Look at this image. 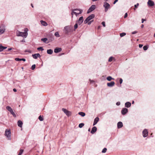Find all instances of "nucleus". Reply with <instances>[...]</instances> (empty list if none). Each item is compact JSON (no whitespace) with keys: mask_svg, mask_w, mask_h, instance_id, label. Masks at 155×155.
Returning a JSON list of instances; mask_svg holds the SVG:
<instances>
[{"mask_svg":"<svg viewBox=\"0 0 155 155\" xmlns=\"http://www.w3.org/2000/svg\"><path fill=\"white\" fill-rule=\"evenodd\" d=\"M92 21H89L88 22V25H90L91 24V23H92Z\"/></svg>","mask_w":155,"mask_h":155,"instance_id":"obj_53","label":"nucleus"},{"mask_svg":"<svg viewBox=\"0 0 155 155\" xmlns=\"http://www.w3.org/2000/svg\"><path fill=\"white\" fill-rule=\"evenodd\" d=\"M104 7L105 8V11L107 12L108 9L110 8V5L108 3L104 2Z\"/></svg>","mask_w":155,"mask_h":155,"instance_id":"obj_5","label":"nucleus"},{"mask_svg":"<svg viewBox=\"0 0 155 155\" xmlns=\"http://www.w3.org/2000/svg\"><path fill=\"white\" fill-rule=\"evenodd\" d=\"M2 45H0V52L2 51H3V49L2 48Z\"/></svg>","mask_w":155,"mask_h":155,"instance_id":"obj_46","label":"nucleus"},{"mask_svg":"<svg viewBox=\"0 0 155 155\" xmlns=\"http://www.w3.org/2000/svg\"><path fill=\"white\" fill-rule=\"evenodd\" d=\"M15 60L17 61H21V58H15Z\"/></svg>","mask_w":155,"mask_h":155,"instance_id":"obj_40","label":"nucleus"},{"mask_svg":"<svg viewBox=\"0 0 155 155\" xmlns=\"http://www.w3.org/2000/svg\"><path fill=\"white\" fill-rule=\"evenodd\" d=\"M28 35L27 32H20L19 31L17 32V35L19 36H22L26 38Z\"/></svg>","mask_w":155,"mask_h":155,"instance_id":"obj_3","label":"nucleus"},{"mask_svg":"<svg viewBox=\"0 0 155 155\" xmlns=\"http://www.w3.org/2000/svg\"><path fill=\"white\" fill-rule=\"evenodd\" d=\"M145 21V20L144 19L142 18V22H141L142 23H143L144 21Z\"/></svg>","mask_w":155,"mask_h":155,"instance_id":"obj_56","label":"nucleus"},{"mask_svg":"<svg viewBox=\"0 0 155 155\" xmlns=\"http://www.w3.org/2000/svg\"><path fill=\"white\" fill-rule=\"evenodd\" d=\"M100 28V26H98V29H99Z\"/></svg>","mask_w":155,"mask_h":155,"instance_id":"obj_62","label":"nucleus"},{"mask_svg":"<svg viewBox=\"0 0 155 155\" xmlns=\"http://www.w3.org/2000/svg\"><path fill=\"white\" fill-rule=\"evenodd\" d=\"M99 118L98 117H97L95 118V119L94 120L93 125L94 126L99 121Z\"/></svg>","mask_w":155,"mask_h":155,"instance_id":"obj_18","label":"nucleus"},{"mask_svg":"<svg viewBox=\"0 0 155 155\" xmlns=\"http://www.w3.org/2000/svg\"><path fill=\"white\" fill-rule=\"evenodd\" d=\"M78 23L76 22V23L75 24L74 26V31H75V30L78 28Z\"/></svg>","mask_w":155,"mask_h":155,"instance_id":"obj_28","label":"nucleus"},{"mask_svg":"<svg viewBox=\"0 0 155 155\" xmlns=\"http://www.w3.org/2000/svg\"><path fill=\"white\" fill-rule=\"evenodd\" d=\"M6 109L9 111L10 113L12 114L13 116L15 117H16V115L15 114V113L13 112L12 109L11 108V107L9 106H7L6 107Z\"/></svg>","mask_w":155,"mask_h":155,"instance_id":"obj_4","label":"nucleus"},{"mask_svg":"<svg viewBox=\"0 0 155 155\" xmlns=\"http://www.w3.org/2000/svg\"><path fill=\"white\" fill-rule=\"evenodd\" d=\"M114 59V58L113 57H110L108 59V61L111 62L112 61V60Z\"/></svg>","mask_w":155,"mask_h":155,"instance_id":"obj_31","label":"nucleus"},{"mask_svg":"<svg viewBox=\"0 0 155 155\" xmlns=\"http://www.w3.org/2000/svg\"><path fill=\"white\" fill-rule=\"evenodd\" d=\"M12 49V48H8V51H10V50H11Z\"/></svg>","mask_w":155,"mask_h":155,"instance_id":"obj_58","label":"nucleus"},{"mask_svg":"<svg viewBox=\"0 0 155 155\" xmlns=\"http://www.w3.org/2000/svg\"><path fill=\"white\" fill-rule=\"evenodd\" d=\"M38 119L41 121H42L43 120V118L41 116V115L40 116L38 117Z\"/></svg>","mask_w":155,"mask_h":155,"instance_id":"obj_36","label":"nucleus"},{"mask_svg":"<svg viewBox=\"0 0 155 155\" xmlns=\"http://www.w3.org/2000/svg\"><path fill=\"white\" fill-rule=\"evenodd\" d=\"M35 67L36 65L35 64H33L31 68V69H32V70H34L35 68Z\"/></svg>","mask_w":155,"mask_h":155,"instance_id":"obj_34","label":"nucleus"},{"mask_svg":"<svg viewBox=\"0 0 155 155\" xmlns=\"http://www.w3.org/2000/svg\"><path fill=\"white\" fill-rule=\"evenodd\" d=\"M62 49L61 48H56L54 49V52L55 53H58L61 51Z\"/></svg>","mask_w":155,"mask_h":155,"instance_id":"obj_16","label":"nucleus"},{"mask_svg":"<svg viewBox=\"0 0 155 155\" xmlns=\"http://www.w3.org/2000/svg\"><path fill=\"white\" fill-rule=\"evenodd\" d=\"M101 24L103 25V26H104V27L105 26V22L104 21L102 22Z\"/></svg>","mask_w":155,"mask_h":155,"instance_id":"obj_44","label":"nucleus"},{"mask_svg":"<svg viewBox=\"0 0 155 155\" xmlns=\"http://www.w3.org/2000/svg\"><path fill=\"white\" fill-rule=\"evenodd\" d=\"M143 50L144 51H146L147 49L148 48V47L147 46L145 45L143 47Z\"/></svg>","mask_w":155,"mask_h":155,"instance_id":"obj_37","label":"nucleus"},{"mask_svg":"<svg viewBox=\"0 0 155 155\" xmlns=\"http://www.w3.org/2000/svg\"><path fill=\"white\" fill-rule=\"evenodd\" d=\"M2 49H3V50L7 48L6 47H4L2 46Z\"/></svg>","mask_w":155,"mask_h":155,"instance_id":"obj_48","label":"nucleus"},{"mask_svg":"<svg viewBox=\"0 0 155 155\" xmlns=\"http://www.w3.org/2000/svg\"><path fill=\"white\" fill-rule=\"evenodd\" d=\"M31 7H32V8H33V4H31Z\"/></svg>","mask_w":155,"mask_h":155,"instance_id":"obj_61","label":"nucleus"},{"mask_svg":"<svg viewBox=\"0 0 155 155\" xmlns=\"http://www.w3.org/2000/svg\"><path fill=\"white\" fill-rule=\"evenodd\" d=\"M21 61H26V59L24 58H21Z\"/></svg>","mask_w":155,"mask_h":155,"instance_id":"obj_51","label":"nucleus"},{"mask_svg":"<svg viewBox=\"0 0 155 155\" xmlns=\"http://www.w3.org/2000/svg\"><path fill=\"white\" fill-rule=\"evenodd\" d=\"M139 3H137V4L134 5V7L135 8H137V7L139 6Z\"/></svg>","mask_w":155,"mask_h":155,"instance_id":"obj_45","label":"nucleus"},{"mask_svg":"<svg viewBox=\"0 0 155 155\" xmlns=\"http://www.w3.org/2000/svg\"><path fill=\"white\" fill-rule=\"evenodd\" d=\"M48 39L47 38H42L41 39V40L43 42H44L45 43H46V41H47Z\"/></svg>","mask_w":155,"mask_h":155,"instance_id":"obj_27","label":"nucleus"},{"mask_svg":"<svg viewBox=\"0 0 155 155\" xmlns=\"http://www.w3.org/2000/svg\"><path fill=\"white\" fill-rule=\"evenodd\" d=\"M72 27L71 26H66L64 28V32L67 35H69L72 32Z\"/></svg>","mask_w":155,"mask_h":155,"instance_id":"obj_1","label":"nucleus"},{"mask_svg":"<svg viewBox=\"0 0 155 155\" xmlns=\"http://www.w3.org/2000/svg\"><path fill=\"white\" fill-rule=\"evenodd\" d=\"M117 128H120L122 127L123 126V123L121 122H119L117 124Z\"/></svg>","mask_w":155,"mask_h":155,"instance_id":"obj_20","label":"nucleus"},{"mask_svg":"<svg viewBox=\"0 0 155 155\" xmlns=\"http://www.w3.org/2000/svg\"><path fill=\"white\" fill-rule=\"evenodd\" d=\"M32 56L35 59H36L38 57H40L41 55L37 53L33 54L32 55Z\"/></svg>","mask_w":155,"mask_h":155,"instance_id":"obj_15","label":"nucleus"},{"mask_svg":"<svg viewBox=\"0 0 155 155\" xmlns=\"http://www.w3.org/2000/svg\"><path fill=\"white\" fill-rule=\"evenodd\" d=\"M62 110L67 116H69L71 115V113L70 111L64 108L62 109Z\"/></svg>","mask_w":155,"mask_h":155,"instance_id":"obj_8","label":"nucleus"},{"mask_svg":"<svg viewBox=\"0 0 155 155\" xmlns=\"http://www.w3.org/2000/svg\"><path fill=\"white\" fill-rule=\"evenodd\" d=\"M131 106V103L130 102H127L125 104V107L129 108Z\"/></svg>","mask_w":155,"mask_h":155,"instance_id":"obj_17","label":"nucleus"},{"mask_svg":"<svg viewBox=\"0 0 155 155\" xmlns=\"http://www.w3.org/2000/svg\"><path fill=\"white\" fill-rule=\"evenodd\" d=\"M37 50H41L43 51L44 50V49L41 47H39L37 48Z\"/></svg>","mask_w":155,"mask_h":155,"instance_id":"obj_39","label":"nucleus"},{"mask_svg":"<svg viewBox=\"0 0 155 155\" xmlns=\"http://www.w3.org/2000/svg\"><path fill=\"white\" fill-rule=\"evenodd\" d=\"M89 20H88V18H87L84 21V24H87V23H88V22L89 21Z\"/></svg>","mask_w":155,"mask_h":155,"instance_id":"obj_38","label":"nucleus"},{"mask_svg":"<svg viewBox=\"0 0 155 155\" xmlns=\"http://www.w3.org/2000/svg\"><path fill=\"white\" fill-rule=\"evenodd\" d=\"M107 79L108 81H110L112 80H114V78H113L111 77L110 76H109L107 77Z\"/></svg>","mask_w":155,"mask_h":155,"instance_id":"obj_26","label":"nucleus"},{"mask_svg":"<svg viewBox=\"0 0 155 155\" xmlns=\"http://www.w3.org/2000/svg\"><path fill=\"white\" fill-rule=\"evenodd\" d=\"M23 152V150L21 149L20 150V152L19 153H18V155H21L22 153Z\"/></svg>","mask_w":155,"mask_h":155,"instance_id":"obj_32","label":"nucleus"},{"mask_svg":"<svg viewBox=\"0 0 155 155\" xmlns=\"http://www.w3.org/2000/svg\"><path fill=\"white\" fill-rule=\"evenodd\" d=\"M89 81L90 82V83L91 84H94L95 81H94L91 80L90 79H89Z\"/></svg>","mask_w":155,"mask_h":155,"instance_id":"obj_41","label":"nucleus"},{"mask_svg":"<svg viewBox=\"0 0 155 155\" xmlns=\"http://www.w3.org/2000/svg\"><path fill=\"white\" fill-rule=\"evenodd\" d=\"M13 91L15 92L17 91V90L16 89H15V88H14L13 89Z\"/></svg>","mask_w":155,"mask_h":155,"instance_id":"obj_57","label":"nucleus"},{"mask_svg":"<svg viewBox=\"0 0 155 155\" xmlns=\"http://www.w3.org/2000/svg\"><path fill=\"white\" fill-rule=\"evenodd\" d=\"M83 16L81 17L79 19L76 21V22L78 23V25H80L83 22Z\"/></svg>","mask_w":155,"mask_h":155,"instance_id":"obj_10","label":"nucleus"},{"mask_svg":"<svg viewBox=\"0 0 155 155\" xmlns=\"http://www.w3.org/2000/svg\"><path fill=\"white\" fill-rule=\"evenodd\" d=\"M107 150V149L106 148H104L103 149L102 151V153H105L106 152Z\"/></svg>","mask_w":155,"mask_h":155,"instance_id":"obj_35","label":"nucleus"},{"mask_svg":"<svg viewBox=\"0 0 155 155\" xmlns=\"http://www.w3.org/2000/svg\"><path fill=\"white\" fill-rule=\"evenodd\" d=\"M126 35V33L125 32H123L120 34V37H123Z\"/></svg>","mask_w":155,"mask_h":155,"instance_id":"obj_29","label":"nucleus"},{"mask_svg":"<svg viewBox=\"0 0 155 155\" xmlns=\"http://www.w3.org/2000/svg\"><path fill=\"white\" fill-rule=\"evenodd\" d=\"M23 124L22 122L20 120H18L17 122V124L18 127H21Z\"/></svg>","mask_w":155,"mask_h":155,"instance_id":"obj_21","label":"nucleus"},{"mask_svg":"<svg viewBox=\"0 0 155 155\" xmlns=\"http://www.w3.org/2000/svg\"><path fill=\"white\" fill-rule=\"evenodd\" d=\"M82 12V10L80 9H73L72 11L71 15H72V17H73V14H74L76 16H78V15L81 14Z\"/></svg>","mask_w":155,"mask_h":155,"instance_id":"obj_2","label":"nucleus"},{"mask_svg":"<svg viewBox=\"0 0 155 155\" xmlns=\"http://www.w3.org/2000/svg\"><path fill=\"white\" fill-rule=\"evenodd\" d=\"M54 35L57 37H59L60 36V35H59L58 33V32H56L55 33H54Z\"/></svg>","mask_w":155,"mask_h":155,"instance_id":"obj_33","label":"nucleus"},{"mask_svg":"<svg viewBox=\"0 0 155 155\" xmlns=\"http://www.w3.org/2000/svg\"><path fill=\"white\" fill-rule=\"evenodd\" d=\"M144 27V25H142L141 26V28H143Z\"/></svg>","mask_w":155,"mask_h":155,"instance_id":"obj_59","label":"nucleus"},{"mask_svg":"<svg viewBox=\"0 0 155 155\" xmlns=\"http://www.w3.org/2000/svg\"><path fill=\"white\" fill-rule=\"evenodd\" d=\"M47 53L48 54H52L53 52V50L51 49H49L47 50Z\"/></svg>","mask_w":155,"mask_h":155,"instance_id":"obj_24","label":"nucleus"},{"mask_svg":"<svg viewBox=\"0 0 155 155\" xmlns=\"http://www.w3.org/2000/svg\"><path fill=\"white\" fill-rule=\"evenodd\" d=\"M5 29L4 27L2 26H0V35L3 34L5 31Z\"/></svg>","mask_w":155,"mask_h":155,"instance_id":"obj_12","label":"nucleus"},{"mask_svg":"<svg viewBox=\"0 0 155 155\" xmlns=\"http://www.w3.org/2000/svg\"><path fill=\"white\" fill-rule=\"evenodd\" d=\"M147 4L148 6L151 7L154 5V3L153 1L149 0L147 2Z\"/></svg>","mask_w":155,"mask_h":155,"instance_id":"obj_13","label":"nucleus"},{"mask_svg":"<svg viewBox=\"0 0 155 155\" xmlns=\"http://www.w3.org/2000/svg\"><path fill=\"white\" fill-rule=\"evenodd\" d=\"M88 131H90V128H89V129H88Z\"/></svg>","mask_w":155,"mask_h":155,"instance_id":"obj_63","label":"nucleus"},{"mask_svg":"<svg viewBox=\"0 0 155 155\" xmlns=\"http://www.w3.org/2000/svg\"><path fill=\"white\" fill-rule=\"evenodd\" d=\"M97 130V128L96 127H94L92 129V130L91 131V133L92 134H94L95 132H96Z\"/></svg>","mask_w":155,"mask_h":155,"instance_id":"obj_19","label":"nucleus"},{"mask_svg":"<svg viewBox=\"0 0 155 155\" xmlns=\"http://www.w3.org/2000/svg\"><path fill=\"white\" fill-rule=\"evenodd\" d=\"M134 103V101H133L132 102V104H133Z\"/></svg>","mask_w":155,"mask_h":155,"instance_id":"obj_60","label":"nucleus"},{"mask_svg":"<svg viewBox=\"0 0 155 155\" xmlns=\"http://www.w3.org/2000/svg\"><path fill=\"white\" fill-rule=\"evenodd\" d=\"M118 0H115L114 2H113V4H115L117 1Z\"/></svg>","mask_w":155,"mask_h":155,"instance_id":"obj_54","label":"nucleus"},{"mask_svg":"<svg viewBox=\"0 0 155 155\" xmlns=\"http://www.w3.org/2000/svg\"><path fill=\"white\" fill-rule=\"evenodd\" d=\"M95 15L94 14H91L87 17V18L89 21L94 17Z\"/></svg>","mask_w":155,"mask_h":155,"instance_id":"obj_22","label":"nucleus"},{"mask_svg":"<svg viewBox=\"0 0 155 155\" xmlns=\"http://www.w3.org/2000/svg\"><path fill=\"white\" fill-rule=\"evenodd\" d=\"M96 8V6L95 5H92L88 10L87 13L88 14L93 11Z\"/></svg>","mask_w":155,"mask_h":155,"instance_id":"obj_7","label":"nucleus"},{"mask_svg":"<svg viewBox=\"0 0 155 155\" xmlns=\"http://www.w3.org/2000/svg\"><path fill=\"white\" fill-rule=\"evenodd\" d=\"M127 13H126L125 14V15H124V18H127Z\"/></svg>","mask_w":155,"mask_h":155,"instance_id":"obj_50","label":"nucleus"},{"mask_svg":"<svg viewBox=\"0 0 155 155\" xmlns=\"http://www.w3.org/2000/svg\"><path fill=\"white\" fill-rule=\"evenodd\" d=\"M143 46V45H142V44H139V47L140 48H141Z\"/></svg>","mask_w":155,"mask_h":155,"instance_id":"obj_55","label":"nucleus"},{"mask_svg":"<svg viewBox=\"0 0 155 155\" xmlns=\"http://www.w3.org/2000/svg\"><path fill=\"white\" fill-rule=\"evenodd\" d=\"M115 84V82L113 81H111L109 83H107V86L110 87H113L114 86Z\"/></svg>","mask_w":155,"mask_h":155,"instance_id":"obj_14","label":"nucleus"},{"mask_svg":"<svg viewBox=\"0 0 155 155\" xmlns=\"http://www.w3.org/2000/svg\"><path fill=\"white\" fill-rule=\"evenodd\" d=\"M28 31V28H25V32H27V31Z\"/></svg>","mask_w":155,"mask_h":155,"instance_id":"obj_49","label":"nucleus"},{"mask_svg":"<svg viewBox=\"0 0 155 155\" xmlns=\"http://www.w3.org/2000/svg\"><path fill=\"white\" fill-rule=\"evenodd\" d=\"M143 136L144 137H145L148 135V131L146 129H144L142 132Z\"/></svg>","mask_w":155,"mask_h":155,"instance_id":"obj_9","label":"nucleus"},{"mask_svg":"<svg viewBox=\"0 0 155 155\" xmlns=\"http://www.w3.org/2000/svg\"><path fill=\"white\" fill-rule=\"evenodd\" d=\"M78 114L82 117H84L85 115V114L84 112H79Z\"/></svg>","mask_w":155,"mask_h":155,"instance_id":"obj_25","label":"nucleus"},{"mask_svg":"<svg viewBox=\"0 0 155 155\" xmlns=\"http://www.w3.org/2000/svg\"><path fill=\"white\" fill-rule=\"evenodd\" d=\"M120 102H117L116 103V105H117V106L120 105Z\"/></svg>","mask_w":155,"mask_h":155,"instance_id":"obj_43","label":"nucleus"},{"mask_svg":"<svg viewBox=\"0 0 155 155\" xmlns=\"http://www.w3.org/2000/svg\"><path fill=\"white\" fill-rule=\"evenodd\" d=\"M84 125V124L83 123H80L79 125V127L80 128H82Z\"/></svg>","mask_w":155,"mask_h":155,"instance_id":"obj_30","label":"nucleus"},{"mask_svg":"<svg viewBox=\"0 0 155 155\" xmlns=\"http://www.w3.org/2000/svg\"><path fill=\"white\" fill-rule=\"evenodd\" d=\"M11 130L10 129H6L5 132V135L8 138H9L11 137Z\"/></svg>","mask_w":155,"mask_h":155,"instance_id":"obj_6","label":"nucleus"},{"mask_svg":"<svg viewBox=\"0 0 155 155\" xmlns=\"http://www.w3.org/2000/svg\"><path fill=\"white\" fill-rule=\"evenodd\" d=\"M123 82V80L122 78H120L119 82L120 84H121Z\"/></svg>","mask_w":155,"mask_h":155,"instance_id":"obj_42","label":"nucleus"},{"mask_svg":"<svg viewBox=\"0 0 155 155\" xmlns=\"http://www.w3.org/2000/svg\"><path fill=\"white\" fill-rule=\"evenodd\" d=\"M25 52H28L29 53H31V51L30 50H26L25 51Z\"/></svg>","mask_w":155,"mask_h":155,"instance_id":"obj_52","label":"nucleus"},{"mask_svg":"<svg viewBox=\"0 0 155 155\" xmlns=\"http://www.w3.org/2000/svg\"><path fill=\"white\" fill-rule=\"evenodd\" d=\"M128 109L127 108H123L121 111V113L122 115H124L126 114L128 112Z\"/></svg>","mask_w":155,"mask_h":155,"instance_id":"obj_11","label":"nucleus"},{"mask_svg":"<svg viewBox=\"0 0 155 155\" xmlns=\"http://www.w3.org/2000/svg\"><path fill=\"white\" fill-rule=\"evenodd\" d=\"M21 42H25V41H24V40H22V41H21Z\"/></svg>","mask_w":155,"mask_h":155,"instance_id":"obj_64","label":"nucleus"},{"mask_svg":"<svg viewBox=\"0 0 155 155\" xmlns=\"http://www.w3.org/2000/svg\"><path fill=\"white\" fill-rule=\"evenodd\" d=\"M41 24L43 26H46L48 24L45 21H43V20H41L40 21Z\"/></svg>","mask_w":155,"mask_h":155,"instance_id":"obj_23","label":"nucleus"},{"mask_svg":"<svg viewBox=\"0 0 155 155\" xmlns=\"http://www.w3.org/2000/svg\"><path fill=\"white\" fill-rule=\"evenodd\" d=\"M137 33V31H135L132 32V34H135Z\"/></svg>","mask_w":155,"mask_h":155,"instance_id":"obj_47","label":"nucleus"}]
</instances>
